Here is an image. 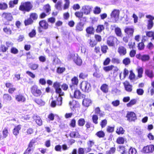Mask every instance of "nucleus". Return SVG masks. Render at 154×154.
Here are the masks:
<instances>
[{"mask_svg": "<svg viewBox=\"0 0 154 154\" xmlns=\"http://www.w3.org/2000/svg\"><path fill=\"white\" fill-rule=\"evenodd\" d=\"M33 151V148H32L29 147H28L27 149L26 150L24 154H31L32 152Z\"/></svg>", "mask_w": 154, "mask_h": 154, "instance_id": "nucleus-53", "label": "nucleus"}, {"mask_svg": "<svg viewBox=\"0 0 154 154\" xmlns=\"http://www.w3.org/2000/svg\"><path fill=\"white\" fill-rule=\"evenodd\" d=\"M111 62L114 64H119L120 63V60L118 58L114 57L112 58Z\"/></svg>", "mask_w": 154, "mask_h": 154, "instance_id": "nucleus-43", "label": "nucleus"}, {"mask_svg": "<svg viewBox=\"0 0 154 154\" xmlns=\"http://www.w3.org/2000/svg\"><path fill=\"white\" fill-rule=\"evenodd\" d=\"M30 18L32 20L33 19L34 20H35L37 19L38 17V15L36 13H32L30 14Z\"/></svg>", "mask_w": 154, "mask_h": 154, "instance_id": "nucleus-40", "label": "nucleus"}, {"mask_svg": "<svg viewBox=\"0 0 154 154\" xmlns=\"http://www.w3.org/2000/svg\"><path fill=\"white\" fill-rule=\"evenodd\" d=\"M120 11L119 10L114 9L111 14V17L113 22H116L118 20Z\"/></svg>", "mask_w": 154, "mask_h": 154, "instance_id": "nucleus-4", "label": "nucleus"}, {"mask_svg": "<svg viewBox=\"0 0 154 154\" xmlns=\"http://www.w3.org/2000/svg\"><path fill=\"white\" fill-rule=\"evenodd\" d=\"M83 28V25L81 22L77 23L76 26V30L77 31H81L82 30Z\"/></svg>", "mask_w": 154, "mask_h": 154, "instance_id": "nucleus-21", "label": "nucleus"}, {"mask_svg": "<svg viewBox=\"0 0 154 154\" xmlns=\"http://www.w3.org/2000/svg\"><path fill=\"white\" fill-rule=\"evenodd\" d=\"M65 3L64 4L63 9L65 10L68 8L70 2L69 0H65Z\"/></svg>", "mask_w": 154, "mask_h": 154, "instance_id": "nucleus-50", "label": "nucleus"}, {"mask_svg": "<svg viewBox=\"0 0 154 154\" xmlns=\"http://www.w3.org/2000/svg\"><path fill=\"white\" fill-rule=\"evenodd\" d=\"M125 139L122 137H119L117 138V142L118 144H123L124 143Z\"/></svg>", "mask_w": 154, "mask_h": 154, "instance_id": "nucleus-54", "label": "nucleus"}, {"mask_svg": "<svg viewBox=\"0 0 154 154\" xmlns=\"http://www.w3.org/2000/svg\"><path fill=\"white\" fill-rule=\"evenodd\" d=\"M138 76L139 78H141L143 72V69L142 68L140 67L138 69Z\"/></svg>", "mask_w": 154, "mask_h": 154, "instance_id": "nucleus-46", "label": "nucleus"}, {"mask_svg": "<svg viewBox=\"0 0 154 154\" xmlns=\"http://www.w3.org/2000/svg\"><path fill=\"white\" fill-rule=\"evenodd\" d=\"M96 135L99 138L103 137L105 136V134L104 132L102 131L97 132L96 134Z\"/></svg>", "mask_w": 154, "mask_h": 154, "instance_id": "nucleus-41", "label": "nucleus"}, {"mask_svg": "<svg viewBox=\"0 0 154 154\" xmlns=\"http://www.w3.org/2000/svg\"><path fill=\"white\" fill-rule=\"evenodd\" d=\"M94 9L95 10L94 11V14H98L100 13L101 10L100 8L97 6Z\"/></svg>", "mask_w": 154, "mask_h": 154, "instance_id": "nucleus-58", "label": "nucleus"}, {"mask_svg": "<svg viewBox=\"0 0 154 154\" xmlns=\"http://www.w3.org/2000/svg\"><path fill=\"white\" fill-rule=\"evenodd\" d=\"M83 14L82 11V12L79 11L76 12L75 13V15L77 17L80 18L82 17Z\"/></svg>", "mask_w": 154, "mask_h": 154, "instance_id": "nucleus-52", "label": "nucleus"}, {"mask_svg": "<svg viewBox=\"0 0 154 154\" xmlns=\"http://www.w3.org/2000/svg\"><path fill=\"white\" fill-rule=\"evenodd\" d=\"M117 40L116 38L113 36H110L107 38V43L110 46H113L115 45L114 42Z\"/></svg>", "mask_w": 154, "mask_h": 154, "instance_id": "nucleus-12", "label": "nucleus"}, {"mask_svg": "<svg viewBox=\"0 0 154 154\" xmlns=\"http://www.w3.org/2000/svg\"><path fill=\"white\" fill-rule=\"evenodd\" d=\"M18 0H14L11 1L9 2V7L11 8L14 7V5L17 4Z\"/></svg>", "mask_w": 154, "mask_h": 154, "instance_id": "nucleus-27", "label": "nucleus"}, {"mask_svg": "<svg viewBox=\"0 0 154 154\" xmlns=\"http://www.w3.org/2000/svg\"><path fill=\"white\" fill-rule=\"evenodd\" d=\"M21 128V125H19L15 126L13 130V134L15 135H17L19 133V131Z\"/></svg>", "mask_w": 154, "mask_h": 154, "instance_id": "nucleus-20", "label": "nucleus"}, {"mask_svg": "<svg viewBox=\"0 0 154 154\" xmlns=\"http://www.w3.org/2000/svg\"><path fill=\"white\" fill-rule=\"evenodd\" d=\"M62 2L60 1H58L55 5V7L56 9L58 10H61Z\"/></svg>", "mask_w": 154, "mask_h": 154, "instance_id": "nucleus-31", "label": "nucleus"}, {"mask_svg": "<svg viewBox=\"0 0 154 154\" xmlns=\"http://www.w3.org/2000/svg\"><path fill=\"white\" fill-rule=\"evenodd\" d=\"M31 93L35 97L39 96L42 94L41 90L38 88V87L36 85L33 86L31 88Z\"/></svg>", "mask_w": 154, "mask_h": 154, "instance_id": "nucleus-5", "label": "nucleus"}, {"mask_svg": "<svg viewBox=\"0 0 154 154\" xmlns=\"http://www.w3.org/2000/svg\"><path fill=\"white\" fill-rule=\"evenodd\" d=\"M92 7L89 5H85L82 7V11L85 14H89L91 11Z\"/></svg>", "mask_w": 154, "mask_h": 154, "instance_id": "nucleus-9", "label": "nucleus"}, {"mask_svg": "<svg viewBox=\"0 0 154 154\" xmlns=\"http://www.w3.org/2000/svg\"><path fill=\"white\" fill-rule=\"evenodd\" d=\"M114 67V66L112 65L107 66L104 67L103 68V69L106 71H108L111 70Z\"/></svg>", "mask_w": 154, "mask_h": 154, "instance_id": "nucleus-61", "label": "nucleus"}, {"mask_svg": "<svg viewBox=\"0 0 154 154\" xmlns=\"http://www.w3.org/2000/svg\"><path fill=\"white\" fill-rule=\"evenodd\" d=\"M85 95L83 94H82L80 91L77 89L75 90L74 92V97L78 99L85 98Z\"/></svg>", "mask_w": 154, "mask_h": 154, "instance_id": "nucleus-13", "label": "nucleus"}, {"mask_svg": "<svg viewBox=\"0 0 154 154\" xmlns=\"http://www.w3.org/2000/svg\"><path fill=\"white\" fill-rule=\"evenodd\" d=\"M34 118L35 120L36 123L39 125H41L42 124V121L40 118L38 116H34Z\"/></svg>", "mask_w": 154, "mask_h": 154, "instance_id": "nucleus-24", "label": "nucleus"}, {"mask_svg": "<svg viewBox=\"0 0 154 154\" xmlns=\"http://www.w3.org/2000/svg\"><path fill=\"white\" fill-rule=\"evenodd\" d=\"M137 100L135 99H133L131 100L130 102L127 104V106L128 107H131L132 105L136 104Z\"/></svg>", "mask_w": 154, "mask_h": 154, "instance_id": "nucleus-39", "label": "nucleus"}, {"mask_svg": "<svg viewBox=\"0 0 154 154\" xmlns=\"http://www.w3.org/2000/svg\"><path fill=\"white\" fill-rule=\"evenodd\" d=\"M134 31V29L131 26L126 27L125 29V32L128 36H132Z\"/></svg>", "mask_w": 154, "mask_h": 154, "instance_id": "nucleus-11", "label": "nucleus"}, {"mask_svg": "<svg viewBox=\"0 0 154 154\" xmlns=\"http://www.w3.org/2000/svg\"><path fill=\"white\" fill-rule=\"evenodd\" d=\"M38 65L37 64H31L29 66V67L32 69L35 70L38 67Z\"/></svg>", "mask_w": 154, "mask_h": 154, "instance_id": "nucleus-62", "label": "nucleus"}, {"mask_svg": "<svg viewBox=\"0 0 154 154\" xmlns=\"http://www.w3.org/2000/svg\"><path fill=\"white\" fill-rule=\"evenodd\" d=\"M112 104L113 106L116 107L118 106L120 104V101L118 100H116L112 102Z\"/></svg>", "mask_w": 154, "mask_h": 154, "instance_id": "nucleus-60", "label": "nucleus"}, {"mask_svg": "<svg viewBox=\"0 0 154 154\" xmlns=\"http://www.w3.org/2000/svg\"><path fill=\"white\" fill-rule=\"evenodd\" d=\"M94 76L97 78H100L102 76V74L99 72V70L98 69H96V71L93 74Z\"/></svg>", "mask_w": 154, "mask_h": 154, "instance_id": "nucleus-30", "label": "nucleus"}, {"mask_svg": "<svg viewBox=\"0 0 154 154\" xmlns=\"http://www.w3.org/2000/svg\"><path fill=\"white\" fill-rule=\"evenodd\" d=\"M125 90L128 92H131L132 91V86L128 82L124 83Z\"/></svg>", "mask_w": 154, "mask_h": 154, "instance_id": "nucleus-17", "label": "nucleus"}, {"mask_svg": "<svg viewBox=\"0 0 154 154\" xmlns=\"http://www.w3.org/2000/svg\"><path fill=\"white\" fill-rule=\"evenodd\" d=\"M119 151L121 154H128L127 152L125 150V148L123 146H120Z\"/></svg>", "mask_w": 154, "mask_h": 154, "instance_id": "nucleus-35", "label": "nucleus"}, {"mask_svg": "<svg viewBox=\"0 0 154 154\" xmlns=\"http://www.w3.org/2000/svg\"><path fill=\"white\" fill-rule=\"evenodd\" d=\"M145 73L150 78H152L153 77V72L152 70L146 69L145 70Z\"/></svg>", "mask_w": 154, "mask_h": 154, "instance_id": "nucleus-23", "label": "nucleus"}, {"mask_svg": "<svg viewBox=\"0 0 154 154\" xmlns=\"http://www.w3.org/2000/svg\"><path fill=\"white\" fill-rule=\"evenodd\" d=\"M98 117L96 115H94L92 116V120L93 122L95 124H98Z\"/></svg>", "mask_w": 154, "mask_h": 154, "instance_id": "nucleus-37", "label": "nucleus"}, {"mask_svg": "<svg viewBox=\"0 0 154 154\" xmlns=\"http://www.w3.org/2000/svg\"><path fill=\"white\" fill-rule=\"evenodd\" d=\"M154 150V146L150 145L143 147L142 149V152L144 153L152 152Z\"/></svg>", "mask_w": 154, "mask_h": 154, "instance_id": "nucleus-8", "label": "nucleus"}, {"mask_svg": "<svg viewBox=\"0 0 154 154\" xmlns=\"http://www.w3.org/2000/svg\"><path fill=\"white\" fill-rule=\"evenodd\" d=\"M75 63L79 66H80L82 63V60L79 57H77L75 60H74Z\"/></svg>", "mask_w": 154, "mask_h": 154, "instance_id": "nucleus-44", "label": "nucleus"}, {"mask_svg": "<svg viewBox=\"0 0 154 154\" xmlns=\"http://www.w3.org/2000/svg\"><path fill=\"white\" fill-rule=\"evenodd\" d=\"M40 26L45 29H47L48 28V24L45 20L40 21L39 22Z\"/></svg>", "mask_w": 154, "mask_h": 154, "instance_id": "nucleus-16", "label": "nucleus"}, {"mask_svg": "<svg viewBox=\"0 0 154 154\" xmlns=\"http://www.w3.org/2000/svg\"><path fill=\"white\" fill-rule=\"evenodd\" d=\"M86 31L88 34H93L94 32V29L93 27L89 26L86 29Z\"/></svg>", "mask_w": 154, "mask_h": 154, "instance_id": "nucleus-25", "label": "nucleus"}, {"mask_svg": "<svg viewBox=\"0 0 154 154\" xmlns=\"http://www.w3.org/2000/svg\"><path fill=\"white\" fill-rule=\"evenodd\" d=\"M100 88L101 90L104 93H106L108 91V87L106 84L103 85L101 86Z\"/></svg>", "mask_w": 154, "mask_h": 154, "instance_id": "nucleus-26", "label": "nucleus"}, {"mask_svg": "<svg viewBox=\"0 0 154 154\" xmlns=\"http://www.w3.org/2000/svg\"><path fill=\"white\" fill-rule=\"evenodd\" d=\"M149 58L150 57L148 55L144 54L142 55L141 60L143 61H145L149 60Z\"/></svg>", "mask_w": 154, "mask_h": 154, "instance_id": "nucleus-34", "label": "nucleus"}, {"mask_svg": "<svg viewBox=\"0 0 154 154\" xmlns=\"http://www.w3.org/2000/svg\"><path fill=\"white\" fill-rule=\"evenodd\" d=\"M107 124V121L106 119H105L102 120L100 123V125L101 126L102 128L105 127Z\"/></svg>", "mask_w": 154, "mask_h": 154, "instance_id": "nucleus-51", "label": "nucleus"}, {"mask_svg": "<svg viewBox=\"0 0 154 154\" xmlns=\"http://www.w3.org/2000/svg\"><path fill=\"white\" fill-rule=\"evenodd\" d=\"M118 51L121 56L125 55L127 53L126 48L123 46H120L119 47Z\"/></svg>", "mask_w": 154, "mask_h": 154, "instance_id": "nucleus-15", "label": "nucleus"}, {"mask_svg": "<svg viewBox=\"0 0 154 154\" xmlns=\"http://www.w3.org/2000/svg\"><path fill=\"white\" fill-rule=\"evenodd\" d=\"M124 131H125L123 128L121 127H120L117 128L116 132L118 134H123L124 133Z\"/></svg>", "mask_w": 154, "mask_h": 154, "instance_id": "nucleus-49", "label": "nucleus"}, {"mask_svg": "<svg viewBox=\"0 0 154 154\" xmlns=\"http://www.w3.org/2000/svg\"><path fill=\"white\" fill-rule=\"evenodd\" d=\"M137 152L134 148H131L129 150L128 152L129 154H136Z\"/></svg>", "mask_w": 154, "mask_h": 154, "instance_id": "nucleus-59", "label": "nucleus"}, {"mask_svg": "<svg viewBox=\"0 0 154 154\" xmlns=\"http://www.w3.org/2000/svg\"><path fill=\"white\" fill-rule=\"evenodd\" d=\"M53 86L55 89V92L58 94L56 97V101H52L51 103V107H54L56 105L60 106L62 105V98L61 96L64 95V93L60 88V85L59 83L57 82H54Z\"/></svg>", "mask_w": 154, "mask_h": 154, "instance_id": "nucleus-1", "label": "nucleus"}, {"mask_svg": "<svg viewBox=\"0 0 154 154\" xmlns=\"http://www.w3.org/2000/svg\"><path fill=\"white\" fill-rule=\"evenodd\" d=\"M3 30L5 32L8 34H11V31L9 28L6 27L4 28Z\"/></svg>", "mask_w": 154, "mask_h": 154, "instance_id": "nucleus-63", "label": "nucleus"}, {"mask_svg": "<svg viewBox=\"0 0 154 154\" xmlns=\"http://www.w3.org/2000/svg\"><path fill=\"white\" fill-rule=\"evenodd\" d=\"M32 7V6L31 3L30 2H27L22 3L19 9L21 11L29 12L31 9Z\"/></svg>", "mask_w": 154, "mask_h": 154, "instance_id": "nucleus-2", "label": "nucleus"}, {"mask_svg": "<svg viewBox=\"0 0 154 154\" xmlns=\"http://www.w3.org/2000/svg\"><path fill=\"white\" fill-rule=\"evenodd\" d=\"M116 148L112 147L111 148L109 151H106V154H113L115 152Z\"/></svg>", "mask_w": 154, "mask_h": 154, "instance_id": "nucleus-57", "label": "nucleus"}, {"mask_svg": "<svg viewBox=\"0 0 154 154\" xmlns=\"http://www.w3.org/2000/svg\"><path fill=\"white\" fill-rule=\"evenodd\" d=\"M71 81L72 83V85H76L78 86L79 80L77 77H75L71 79Z\"/></svg>", "mask_w": 154, "mask_h": 154, "instance_id": "nucleus-36", "label": "nucleus"}, {"mask_svg": "<svg viewBox=\"0 0 154 154\" xmlns=\"http://www.w3.org/2000/svg\"><path fill=\"white\" fill-rule=\"evenodd\" d=\"M85 120L84 119L81 118L78 121V125L80 126H83L85 125Z\"/></svg>", "mask_w": 154, "mask_h": 154, "instance_id": "nucleus-32", "label": "nucleus"}, {"mask_svg": "<svg viewBox=\"0 0 154 154\" xmlns=\"http://www.w3.org/2000/svg\"><path fill=\"white\" fill-rule=\"evenodd\" d=\"M115 32L117 36H120L121 35V30L120 28L119 27L116 28L115 29Z\"/></svg>", "mask_w": 154, "mask_h": 154, "instance_id": "nucleus-45", "label": "nucleus"}, {"mask_svg": "<svg viewBox=\"0 0 154 154\" xmlns=\"http://www.w3.org/2000/svg\"><path fill=\"white\" fill-rule=\"evenodd\" d=\"M2 17L8 21H11L13 20V17L11 14L9 13H4L2 14Z\"/></svg>", "mask_w": 154, "mask_h": 154, "instance_id": "nucleus-14", "label": "nucleus"}, {"mask_svg": "<svg viewBox=\"0 0 154 154\" xmlns=\"http://www.w3.org/2000/svg\"><path fill=\"white\" fill-rule=\"evenodd\" d=\"M8 8V5L5 3H0V10H6Z\"/></svg>", "mask_w": 154, "mask_h": 154, "instance_id": "nucleus-29", "label": "nucleus"}, {"mask_svg": "<svg viewBox=\"0 0 154 154\" xmlns=\"http://www.w3.org/2000/svg\"><path fill=\"white\" fill-rule=\"evenodd\" d=\"M15 100L19 102L24 103L26 101V98L23 94H19L15 96Z\"/></svg>", "mask_w": 154, "mask_h": 154, "instance_id": "nucleus-10", "label": "nucleus"}, {"mask_svg": "<svg viewBox=\"0 0 154 154\" xmlns=\"http://www.w3.org/2000/svg\"><path fill=\"white\" fill-rule=\"evenodd\" d=\"M88 42L90 46L91 47H94L97 44V42L96 41H95L94 40H93L91 39L89 40Z\"/></svg>", "mask_w": 154, "mask_h": 154, "instance_id": "nucleus-33", "label": "nucleus"}, {"mask_svg": "<svg viewBox=\"0 0 154 154\" xmlns=\"http://www.w3.org/2000/svg\"><path fill=\"white\" fill-rule=\"evenodd\" d=\"M36 31L34 29H33L31 32L29 34V36L31 38H32L35 37L36 35Z\"/></svg>", "mask_w": 154, "mask_h": 154, "instance_id": "nucleus-64", "label": "nucleus"}, {"mask_svg": "<svg viewBox=\"0 0 154 154\" xmlns=\"http://www.w3.org/2000/svg\"><path fill=\"white\" fill-rule=\"evenodd\" d=\"M3 136L2 137L3 138H6L8 136V129L7 128H5L4 130L3 131Z\"/></svg>", "mask_w": 154, "mask_h": 154, "instance_id": "nucleus-55", "label": "nucleus"}, {"mask_svg": "<svg viewBox=\"0 0 154 154\" xmlns=\"http://www.w3.org/2000/svg\"><path fill=\"white\" fill-rule=\"evenodd\" d=\"M95 115H99L100 116H102L103 115V112L101 111L99 107H97L95 110Z\"/></svg>", "mask_w": 154, "mask_h": 154, "instance_id": "nucleus-28", "label": "nucleus"}, {"mask_svg": "<svg viewBox=\"0 0 154 154\" xmlns=\"http://www.w3.org/2000/svg\"><path fill=\"white\" fill-rule=\"evenodd\" d=\"M58 83H60V86H61V88L63 89V90L65 91H66L68 88V85L67 84H66L65 83H63V84L62 85H61L60 83L59 82H58Z\"/></svg>", "mask_w": 154, "mask_h": 154, "instance_id": "nucleus-47", "label": "nucleus"}, {"mask_svg": "<svg viewBox=\"0 0 154 154\" xmlns=\"http://www.w3.org/2000/svg\"><path fill=\"white\" fill-rule=\"evenodd\" d=\"M33 22V20L30 18L25 20L24 21L25 25L26 26L31 24Z\"/></svg>", "mask_w": 154, "mask_h": 154, "instance_id": "nucleus-42", "label": "nucleus"}, {"mask_svg": "<svg viewBox=\"0 0 154 154\" xmlns=\"http://www.w3.org/2000/svg\"><path fill=\"white\" fill-rule=\"evenodd\" d=\"M123 63L125 66L129 65L131 62V61L129 58L126 57L122 61Z\"/></svg>", "mask_w": 154, "mask_h": 154, "instance_id": "nucleus-38", "label": "nucleus"}, {"mask_svg": "<svg viewBox=\"0 0 154 154\" xmlns=\"http://www.w3.org/2000/svg\"><path fill=\"white\" fill-rule=\"evenodd\" d=\"M91 103V100L88 98H84L83 100L82 104L84 106H88Z\"/></svg>", "mask_w": 154, "mask_h": 154, "instance_id": "nucleus-19", "label": "nucleus"}, {"mask_svg": "<svg viewBox=\"0 0 154 154\" xmlns=\"http://www.w3.org/2000/svg\"><path fill=\"white\" fill-rule=\"evenodd\" d=\"M146 17L149 19L148 20L147 27L148 29L150 30L152 29L153 25V20H154V17L150 15H146Z\"/></svg>", "mask_w": 154, "mask_h": 154, "instance_id": "nucleus-7", "label": "nucleus"}, {"mask_svg": "<svg viewBox=\"0 0 154 154\" xmlns=\"http://www.w3.org/2000/svg\"><path fill=\"white\" fill-rule=\"evenodd\" d=\"M81 88L83 91L87 92H90L91 90L90 83L86 81L82 83Z\"/></svg>", "mask_w": 154, "mask_h": 154, "instance_id": "nucleus-3", "label": "nucleus"}, {"mask_svg": "<svg viewBox=\"0 0 154 154\" xmlns=\"http://www.w3.org/2000/svg\"><path fill=\"white\" fill-rule=\"evenodd\" d=\"M127 120L129 122L134 121L137 119L136 114L132 112H128L126 115Z\"/></svg>", "mask_w": 154, "mask_h": 154, "instance_id": "nucleus-6", "label": "nucleus"}, {"mask_svg": "<svg viewBox=\"0 0 154 154\" xmlns=\"http://www.w3.org/2000/svg\"><path fill=\"white\" fill-rule=\"evenodd\" d=\"M135 75L134 74L132 70L130 71V74L129 76V79L131 80H133L135 78Z\"/></svg>", "mask_w": 154, "mask_h": 154, "instance_id": "nucleus-56", "label": "nucleus"}, {"mask_svg": "<svg viewBox=\"0 0 154 154\" xmlns=\"http://www.w3.org/2000/svg\"><path fill=\"white\" fill-rule=\"evenodd\" d=\"M70 136L72 138H79L80 137V135L78 132L72 131L70 134Z\"/></svg>", "mask_w": 154, "mask_h": 154, "instance_id": "nucleus-22", "label": "nucleus"}, {"mask_svg": "<svg viewBox=\"0 0 154 154\" xmlns=\"http://www.w3.org/2000/svg\"><path fill=\"white\" fill-rule=\"evenodd\" d=\"M104 29V27L103 25H99L97 26L96 31L97 32H100Z\"/></svg>", "mask_w": 154, "mask_h": 154, "instance_id": "nucleus-48", "label": "nucleus"}, {"mask_svg": "<svg viewBox=\"0 0 154 154\" xmlns=\"http://www.w3.org/2000/svg\"><path fill=\"white\" fill-rule=\"evenodd\" d=\"M3 101L4 102H8L12 99L11 95L8 94H5L3 95Z\"/></svg>", "mask_w": 154, "mask_h": 154, "instance_id": "nucleus-18", "label": "nucleus"}]
</instances>
